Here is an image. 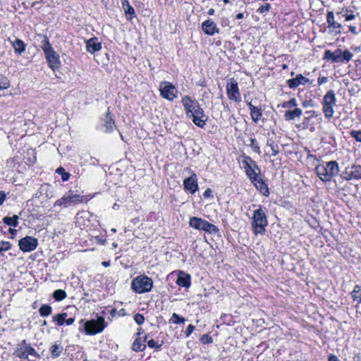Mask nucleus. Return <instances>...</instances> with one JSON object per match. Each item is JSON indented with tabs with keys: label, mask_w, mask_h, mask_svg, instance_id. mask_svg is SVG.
I'll return each instance as SVG.
<instances>
[{
	"label": "nucleus",
	"mask_w": 361,
	"mask_h": 361,
	"mask_svg": "<svg viewBox=\"0 0 361 361\" xmlns=\"http://www.w3.org/2000/svg\"><path fill=\"white\" fill-rule=\"evenodd\" d=\"M302 106L304 107H308L310 106H312V104H311L309 101L305 100L302 102Z\"/></svg>",
	"instance_id": "62"
},
{
	"label": "nucleus",
	"mask_w": 361,
	"mask_h": 361,
	"mask_svg": "<svg viewBox=\"0 0 361 361\" xmlns=\"http://www.w3.org/2000/svg\"><path fill=\"white\" fill-rule=\"evenodd\" d=\"M182 104L185 108L186 116L192 118L194 124L203 128L206 124L207 116L198 102L189 96H184L182 98Z\"/></svg>",
	"instance_id": "1"
},
{
	"label": "nucleus",
	"mask_w": 361,
	"mask_h": 361,
	"mask_svg": "<svg viewBox=\"0 0 361 361\" xmlns=\"http://www.w3.org/2000/svg\"><path fill=\"white\" fill-rule=\"evenodd\" d=\"M118 314H119V316H125L126 314V310L125 309L120 310L118 312Z\"/></svg>",
	"instance_id": "63"
},
{
	"label": "nucleus",
	"mask_w": 361,
	"mask_h": 361,
	"mask_svg": "<svg viewBox=\"0 0 361 361\" xmlns=\"http://www.w3.org/2000/svg\"><path fill=\"white\" fill-rule=\"evenodd\" d=\"M6 197V193L5 191L0 192V206L3 204Z\"/></svg>",
	"instance_id": "55"
},
{
	"label": "nucleus",
	"mask_w": 361,
	"mask_h": 361,
	"mask_svg": "<svg viewBox=\"0 0 361 361\" xmlns=\"http://www.w3.org/2000/svg\"><path fill=\"white\" fill-rule=\"evenodd\" d=\"M162 344H163V342H161V343H158L153 339H151L147 341L148 347L150 348L156 349V350H159L161 348V347L162 346Z\"/></svg>",
	"instance_id": "45"
},
{
	"label": "nucleus",
	"mask_w": 361,
	"mask_h": 361,
	"mask_svg": "<svg viewBox=\"0 0 361 361\" xmlns=\"http://www.w3.org/2000/svg\"><path fill=\"white\" fill-rule=\"evenodd\" d=\"M342 52L341 49H337L334 51L326 50L323 59L332 63H342Z\"/></svg>",
	"instance_id": "13"
},
{
	"label": "nucleus",
	"mask_w": 361,
	"mask_h": 361,
	"mask_svg": "<svg viewBox=\"0 0 361 361\" xmlns=\"http://www.w3.org/2000/svg\"><path fill=\"white\" fill-rule=\"evenodd\" d=\"M183 187L185 190L189 191L192 194L198 190L197 177L195 172H192L190 177L183 180Z\"/></svg>",
	"instance_id": "12"
},
{
	"label": "nucleus",
	"mask_w": 361,
	"mask_h": 361,
	"mask_svg": "<svg viewBox=\"0 0 361 361\" xmlns=\"http://www.w3.org/2000/svg\"><path fill=\"white\" fill-rule=\"evenodd\" d=\"M306 114H308V116H306L303 118L302 124L305 126H307L309 124V122L312 118H314L316 116L315 111H307L305 112Z\"/></svg>",
	"instance_id": "42"
},
{
	"label": "nucleus",
	"mask_w": 361,
	"mask_h": 361,
	"mask_svg": "<svg viewBox=\"0 0 361 361\" xmlns=\"http://www.w3.org/2000/svg\"><path fill=\"white\" fill-rule=\"evenodd\" d=\"M204 231L210 234H216L219 233V229L217 228V226L208 221Z\"/></svg>",
	"instance_id": "38"
},
{
	"label": "nucleus",
	"mask_w": 361,
	"mask_h": 361,
	"mask_svg": "<svg viewBox=\"0 0 361 361\" xmlns=\"http://www.w3.org/2000/svg\"><path fill=\"white\" fill-rule=\"evenodd\" d=\"M10 86V82L8 79L3 75H0V91L6 90Z\"/></svg>",
	"instance_id": "40"
},
{
	"label": "nucleus",
	"mask_w": 361,
	"mask_h": 361,
	"mask_svg": "<svg viewBox=\"0 0 361 361\" xmlns=\"http://www.w3.org/2000/svg\"><path fill=\"white\" fill-rule=\"evenodd\" d=\"M328 105H336V96L334 90H329L326 94L324 96L323 103Z\"/></svg>",
	"instance_id": "28"
},
{
	"label": "nucleus",
	"mask_w": 361,
	"mask_h": 361,
	"mask_svg": "<svg viewBox=\"0 0 361 361\" xmlns=\"http://www.w3.org/2000/svg\"><path fill=\"white\" fill-rule=\"evenodd\" d=\"M200 341L203 344H209L213 342V338L208 334H204L201 336Z\"/></svg>",
	"instance_id": "48"
},
{
	"label": "nucleus",
	"mask_w": 361,
	"mask_h": 361,
	"mask_svg": "<svg viewBox=\"0 0 361 361\" xmlns=\"http://www.w3.org/2000/svg\"><path fill=\"white\" fill-rule=\"evenodd\" d=\"M326 21L329 29H333V30H335L337 33L340 32V31L337 30H339L342 26L341 23L334 20V14L333 11H329L327 13Z\"/></svg>",
	"instance_id": "23"
},
{
	"label": "nucleus",
	"mask_w": 361,
	"mask_h": 361,
	"mask_svg": "<svg viewBox=\"0 0 361 361\" xmlns=\"http://www.w3.org/2000/svg\"><path fill=\"white\" fill-rule=\"evenodd\" d=\"M345 20L346 21L352 20L355 19V16L354 14H352V13L351 14H348V15H345Z\"/></svg>",
	"instance_id": "58"
},
{
	"label": "nucleus",
	"mask_w": 361,
	"mask_h": 361,
	"mask_svg": "<svg viewBox=\"0 0 361 361\" xmlns=\"http://www.w3.org/2000/svg\"><path fill=\"white\" fill-rule=\"evenodd\" d=\"M342 177L347 180L355 179L354 176H353L351 169L350 171L347 169L346 171L343 173Z\"/></svg>",
	"instance_id": "52"
},
{
	"label": "nucleus",
	"mask_w": 361,
	"mask_h": 361,
	"mask_svg": "<svg viewBox=\"0 0 361 361\" xmlns=\"http://www.w3.org/2000/svg\"><path fill=\"white\" fill-rule=\"evenodd\" d=\"M353 54L348 49H345L342 52V63L349 62L353 59Z\"/></svg>",
	"instance_id": "43"
},
{
	"label": "nucleus",
	"mask_w": 361,
	"mask_h": 361,
	"mask_svg": "<svg viewBox=\"0 0 361 361\" xmlns=\"http://www.w3.org/2000/svg\"><path fill=\"white\" fill-rule=\"evenodd\" d=\"M243 167L247 166V165L252 164L254 166V167L257 169V165L256 162L255 161H253L251 159V157H250L249 156H245L244 157V159L243 160Z\"/></svg>",
	"instance_id": "44"
},
{
	"label": "nucleus",
	"mask_w": 361,
	"mask_h": 361,
	"mask_svg": "<svg viewBox=\"0 0 361 361\" xmlns=\"http://www.w3.org/2000/svg\"><path fill=\"white\" fill-rule=\"evenodd\" d=\"M247 104L249 107V109L250 111V115L252 121L255 123H257L262 117V112L261 109L258 108L257 106H255L252 104L250 102H246Z\"/></svg>",
	"instance_id": "24"
},
{
	"label": "nucleus",
	"mask_w": 361,
	"mask_h": 361,
	"mask_svg": "<svg viewBox=\"0 0 361 361\" xmlns=\"http://www.w3.org/2000/svg\"><path fill=\"white\" fill-rule=\"evenodd\" d=\"M104 126L105 128L104 132L107 133L112 132L116 127L113 115L109 109L104 118Z\"/></svg>",
	"instance_id": "20"
},
{
	"label": "nucleus",
	"mask_w": 361,
	"mask_h": 361,
	"mask_svg": "<svg viewBox=\"0 0 361 361\" xmlns=\"http://www.w3.org/2000/svg\"><path fill=\"white\" fill-rule=\"evenodd\" d=\"M267 145L269 147L272 151L271 156L274 157L279 152V146L274 144V141L267 140Z\"/></svg>",
	"instance_id": "39"
},
{
	"label": "nucleus",
	"mask_w": 361,
	"mask_h": 361,
	"mask_svg": "<svg viewBox=\"0 0 361 361\" xmlns=\"http://www.w3.org/2000/svg\"><path fill=\"white\" fill-rule=\"evenodd\" d=\"M327 81H328V78L326 77H319L317 80V82L319 85L326 83Z\"/></svg>",
	"instance_id": "57"
},
{
	"label": "nucleus",
	"mask_w": 361,
	"mask_h": 361,
	"mask_svg": "<svg viewBox=\"0 0 361 361\" xmlns=\"http://www.w3.org/2000/svg\"><path fill=\"white\" fill-rule=\"evenodd\" d=\"M349 30H350V32H351L354 35H357V27L355 26L350 25L349 26Z\"/></svg>",
	"instance_id": "60"
},
{
	"label": "nucleus",
	"mask_w": 361,
	"mask_h": 361,
	"mask_svg": "<svg viewBox=\"0 0 361 361\" xmlns=\"http://www.w3.org/2000/svg\"><path fill=\"white\" fill-rule=\"evenodd\" d=\"M203 196L205 198L212 197V190L210 188H207L203 193Z\"/></svg>",
	"instance_id": "56"
},
{
	"label": "nucleus",
	"mask_w": 361,
	"mask_h": 361,
	"mask_svg": "<svg viewBox=\"0 0 361 361\" xmlns=\"http://www.w3.org/2000/svg\"><path fill=\"white\" fill-rule=\"evenodd\" d=\"M74 321H75V319H74V318L71 317V318H68V319H66V320H65V323H66L67 325H68V326H69V325L73 324V322H74Z\"/></svg>",
	"instance_id": "59"
},
{
	"label": "nucleus",
	"mask_w": 361,
	"mask_h": 361,
	"mask_svg": "<svg viewBox=\"0 0 361 361\" xmlns=\"http://www.w3.org/2000/svg\"><path fill=\"white\" fill-rule=\"evenodd\" d=\"M251 182L254 184L257 190L264 196L268 197L269 195L268 185L260 176L257 177L256 180Z\"/></svg>",
	"instance_id": "17"
},
{
	"label": "nucleus",
	"mask_w": 361,
	"mask_h": 361,
	"mask_svg": "<svg viewBox=\"0 0 361 361\" xmlns=\"http://www.w3.org/2000/svg\"><path fill=\"white\" fill-rule=\"evenodd\" d=\"M153 287V281L145 275H140L133 279L132 289L137 293L141 294L149 292Z\"/></svg>",
	"instance_id": "5"
},
{
	"label": "nucleus",
	"mask_w": 361,
	"mask_h": 361,
	"mask_svg": "<svg viewBox=\"0 0 361 361\" xmlns=\"http://www.w3.org/2000/svg\"><path fill=\"white\" fill-rule=\"evenodd\" d=\"M134 321L138 324L141 325L145 322V317L142 314L137 313L133 317Z\"/></svg>",
	"instance_id": "49"
},
{
	"label": "nucleus",
	"mask_w": 361,
	"mask_h": 361,
	"mask_svg": "<svg viewBox=\"0 0 361 361\" xmlns=\"http://www.w3.org/2000/svg\"><path fill=\"white\" fill-rule=\"evenodd\" d=\"M122 6L128 19L131 20L135 17V9L129 4L128 1H123Z\"/></svg>",
	"instance_id": "27"
},
{
	"label": "nucleus",
	"mask_w": 361,
	"mask_h": 361,
	"mask_svg": "<svg viewBox=\"0 0 361 361\" xmlns=\"http://www.w3.org/2000/svg\"><path fill=\"white\" fill-rule=\"evenodd\" d=\"M226 94L228 99L232 101L238 103L241 101L238 82L233 78L229 80V82L226 85Z\"/></svg>",
	"instance_id": "10"
},
{
	"label": "nucleus",
	"mask_w": 361,
	"mask_h": 361,
	"mask_svg": "<svg viewBox=\"0 0 361 361\" xmlns=\"http://www.w3.org/2000/svg\"><path fill=\"white\" fill-rule=\"evenodd\" d=\"M351 171L353 173V176H354L355 179H360L361 178V166L360 165H353L350 168Z\"/></svg>",
	"instance_id": "37"
},
{
	"label": "nucleus",
	"mask_w": 361,
	"mask_h": 361,
	"mask_svg": "<svg viewBox=\"0 0 361 361\" xmlns=\"http://www.w3.org/2000/svg\"><path fill=\"white\" fill-rule=\"evenodd\" d=\"M38 245V240L32 236H25L18 242L19 248L24 252H30L35 250Z\"/></svg>",
	"instance_id": "11"
},
{
	"label": "nucleus",
	"mask_w": 361,
	"mask_h": 361,
	"mask_svg": "<svg viewBox=\"0 0 361 361\" xmlns=\"http://www.w3.org/2000/svg\"><path fill=\"white\" fill-rule=\"evenodd\" d=\"M106 327L104 318L99 317L97 319H91L84 324V329L87 335H95L101 333Z\"/></svg>",
	"instance_id": "6"
},
{
	"label": "nucleus",
	"mask_w": 361,
	"mask_h": 361,
	"mask_svg": "<svg viewBox=\"0 0 361 361\" xmlns=\"http://www.w3.org/2000/svg\"><path fill=\"white\" fill-rule=\"evenodd\" d=\"M191 277L190 275L184 273L183 271H180L178 279L176 280V283L185 288H189L191 285Z\"/></svg>",
	"instance_id": "22"
},
{
	"label": "nucleus",
	"mask_w": 361,
	"mask_h": 361,
	"mask_svg": "<svg viewBox=\"0 0 361 361\" xmlns=\"http://www.w3.org/2000/svg\"><path fill=\"white\" fill-rule=\"evenodd\" d=\"M250 147L252 151L258 154H261V150L259 144L255 138H250L249 143L247 144Z\"/></svg>",
	"instance_id": "34"
},
{
	"label": "nucleus",
	"mask_w": 361,
	"mask_h": 361,
	"mask_svg": "<svg viewBox=\"0 0 361 361\" xmlns=\"http://www.w3.org/2000/svg\"><path fill=\"white\" fill-rule=\"evenodd\" d=\"M171 320H172V322L173 324H180V323H183V324L185 322V318L180 317L176 313H173L172 314V317H171Z\"/></svg>",
	"instance_id": "46"
},
{
	"label": "nucleus",
	"mask_w": 361,
	"mask_h": 361,
	"mask_svg": "<svg viewBox=\"0 0 361 361\" xmlns=\"http://www.w3.org/2000/svg\"><path fill=\"white\" fill-rule=\"evenodd\" d=\"M310 82V79L303 76L301 74L297 75L295 78L289 79L287 80V83L290 88L295 89L300 85H305Z\"/></svg>",
	"instance_id": "15"
},
{
	"label": "nucleus",
	"mask_w": 361,
	"mask_h": 361,
	"mask_svg": "<svg viewBox=\"0 0 361 361\" xmlns=\"http://www.w3.org/2000/svg\"><path fill=\"white\" fill-rule=\"evenodd\" d=\"M66 296V293L62 289H58L53 293V297L56 301H61L65 299Z\"/></svg>",
	"instance_id": "35"
},
{
	"label": "nucleus",
	"mask_w": 361,
	"mask_h": 361,
	"mask_svg": "<svg viewBox=\"0 0 361 361\" xmlns=\"http://www.w3.org/2000/svg\"><path fill=\"white\" fill-rule=\"evenodd\" d=\"M19 216L18 215H13L12 217L5 216L3 219V221L8 226H12L13 227H16L18 224Z\"/></svg>",
	"instance_id": "30"
},
{
	"label": "nucleus",
	"mask_w": 361,
	"mask_h": 361,
	"mask_svg": "<svg viewBox=\"0 0 361 361\" xmlns=\"http://www.w3.org/2000/svg\"><path fill=\"white\" fill-rule=\"evenodd\" d=\"M350 134L356 141L361 142V130H351Z\"/></svg>",
	"instance_id": "50"
},
{
	"label": "nucleus",
	"mask_w": 361,
	"mask_h": 361,
	"mask_svg": "<svg viewBox=\"0 0 361 361\" xmlns=\"http://www.w3.org/2000/svg\"><path fill=\"white\" fill-rule=\"evenodd\" d=\"M329 361H340L339 359L334 355H331L328 359Z\"/></svg>",
	"instance_id": "61"
},
{
	"label": "nucleus",
	"mask_w": 361,
	"mask_h": 361,
	"mask_svg": "<svg viewBox=\"0 0 361 361\" xmlns=\"http://www.w3.org/2000/svg\"><path fill=\"white\" fill-rule=\"evenodd\" d=\"M159 91L161 96L169 101H173L177 97L178 90L170 82H161L159 85Z\"/></svg>",
	"instance_id": "7"
},
{
	"label": "nucleus",
	"mask_w": 361,
	"mask_h": 361,
	"mask_svg": "<svg viewBox=\"0 0 361 361\" xmlns=\"http://www.w3.org/2000/svg\"><path fill=\"white\" fill-rule=\"evenodd\" d=\"M41 48L44 51L45 57L49 68L55 71L59 70L61 66V61L59 54L54 50L48 37L46 35L42 36Z\"/></svg>",
	"instance_id": "2"
},
{
	"label": "nucleus",
	"mask_w": 361,
	"mask_h": 361,
	"mask_svg": "<svg viewBox=\"0 0 361 361\" xmlns=\"http://www.w3.org/2000/svg\"><path fill=\"white\" fill-rule=\"evenodd\" d=\"M243 168L245 169L246 176L248 177L250 181L256 180V178L261 175V170L258 166L257 169L254 167L252 164L247 165Z\"/></svg>",
	"instance_id": "19"
},
{
	"label": "nucleus",
	"mask_w": 361,
	"mask_h": 361,
	"mask_svg": "<svg viewBox=\"0 0 361 361\" xmlns=\"http://www.w3.org/2000/svg\"><path fill=\"white\" fill-rule=\"evenodd\" d=\"M323 104V112L326 118H331L333 117L334 114V106L333 105Z\"/></svg>",
	"instance_id": "31"
},
{
	"label": "nucleus",
	"mask_w": 361,
	"mask_h": 361,
	"mask_svg": "<svg viewBox=\"0 0 361 361\" xmlns=\"http://www.w3.org/2000/svg\"><path fill=\"white\" fill-rule=\"evenodd\" d=\"M68 317V314L66 312H63L61 314H58L54 315L52 319L54 322H56L59 326H62L65 323V320Z\"/></svg>",
	"instance_id": "32"
},
{
	"label": "nucleus",
	"mask_w": 361,
	"mask_h": 361,
	"mask_svg": "<svg viewBox=\"0 0 361 361\" xmlns=\"http://www.w3.org/2000/svg\"><path fill=\"white\" fill-rule=\"evenodd\" d=\"M351 297L353 300L357 301V303L361 302V286H355L353 290L351 292Z\"/></svg>",
	"instance_id": "29"
},
{
	"label": "nucleus",
	"mask_w": 361,
	"mask_h": 361,
	"mask_svg": "<svg viewBox=\"0 0 361 361\" xmlns=\"http://www.w3.org/2000/svg\"><path fill=\"white\" fill-rule=\"evenodd\" d=\"M208 15L212 16L214 13V8H209L207 11Z\"/></svg>",
	"instance_id": "64"
},
{
	"label": "nucleus",
	"mask_w": 361,
	"mask_h": 361,
	"mask_svg": "<svg viewBox=\"0 0 361 361\" xmlns=\"http://www.w3.org/2000/svg\"><path fill=\"white\" fill-rule=\"evenodd\" d=\"M147 338V335H145L143 338L141 337H136L132 344V350L135 352L143 351L146 348L145 342Z\"/></svg>",
	"instance_id": "21"
},
{
	"label": "nucleus",
	"mask_w": 361,
	"mask_h": 361,
	"mask_svg": "<svg viewBox=\"0 0 361 361\" xmlns=\"http://www.w3.org/2000/svg\"><path fill=\"white\" fill-rule=\"evenodd\" d=\"M62 350L63 348L58 344H54L51 347V353L54 357H59Z\"/></svg>",
	"instance_id": "36"
},
{
	"label": "nucleus",
	"mask_w": 361,
	"mask_h": 361,
	"mask_svg": "<svg viewBox=\"0 0 361 361\" xmlns=\"http://www.w3.org/2000/svg\"><path fill=\"white\" fill-rule=\"evenodd\" d=\"M268 225L267 217L265 211L261 206L254 211L251 226L255 235L264 234L265 228Z\"/></svg>",
	"instance_id": "4"
},
{
	"label": "nucleus",
	"mask_w": 361,
	"mask_h": 361,
	"mask_svg": "<svg viewBox=\"0 0 361 361\" xmlns=\"http://www.w3.org/2000/svg\"><path fill=\"white\" fill-rule=\"evenodd\" d=\"M317 176L324 182H328L338 174L339 167L336 161L317 165L315 169Z\"/></svg>",
	"instance_id": "3"
},
{
	"label": "nucleus",
	"mask_w": 361,
	"mask_h": 361,
	"mask_svg": "<svg viewBox=\"0 0 361 361\" xmlns=\"http://www.w3.org/2000/svg\"><path fill=\"white\" fill-rule=\"evenodd\" d=\"M207 222L208 221L207 220L193 216L190 218L189 225L193 228L204 231Z\"/></svg>",
	"instance_id": "18"
},
{
	"label": "nucleus",
	"mask_w": 361,
	"mask_h": 361,
	"mask_svg": "<svg viewBox=\"0 0 361 361\" xmlns=\"http://www.w3.org/2000/svg\"><path fill=\"white\" fill-rule=\"evenodd\" d=\"M271 9V5L269 4H265L262 5L257 10V12L259 13H264L269 11Z\"/></svg>",
	"instance_id": "51"
},
{
	"label": "nucleus",
	"mask_w": 361,
	"mask_h": 361,
	"mask_svg": "<svg viewBox=\"0 0 361 361\" xmlns=\"http://www.w3.org/2000/svg\"><path fill=\"white\" fill-rule=\"evenodd\" d=\"M195 329V326L189 324L185 331V334L187 337L190 336Z\"/></svg>",
	"instance_id": "54"
},
{
	"label": "nucleus",
	"mask_w": 361,
	"mask_h": 361,
	"mask_svg": "<svg viewBox=\"0 0 361 361\" xmlns=\"http://www.w3.org/2000/svg\"><path fill=\"white\" fill-rule=\"evenodd\" d=\"M302 111L299 108H295L294 110H289L286 111L284 118L286 121H293L295 118H299L302 116Z\"/></svg>",
	"instance_id": "26"
},
{
	"label": "nucleus",
	"mask_w": 361,
	"mask_h": 361,
	"mask_svg": "<svg viewBox=\"0 0 361 361\" xmlns=\"http://www.w3.org/2000/svg\"><path fill=\"white\" fill-rule=\"evenodd\" d=\"M86 49L88 52L94 54L102 49V44L97 37H92L85 41Z\"/></svg>",
	"instance_id": "16"
},
{
	"label": "nucleus",
	"mask_w": 361,
	"mask_h": 361,
	"mask_svg": "<svg viewBox=\"0 0 361 361\" xmlns=\"http://www.w3.org/2000/svg\"><path fill=\"white\" fill-rule=\"evenodd\" d=\"M14 354L19 358L24 360L27 359L29 355L35 357H39V355L30 345V344L27 343L26 340H23L21 341L20 347L16 350Z\"/></svg>",
	"instance_id": "8"
},
{
	"label": "nucleus",
	"mask_w": 361,
	"mask_h": 361,
	"mask_svg": "<svg viewBox=\"0 0 361 361\" xmlns=\"http://www.w3.org/2000/svg\"><path fill=\"white\" fill-rule=\"evenodd\" d=\"M56 173L61 176V179L63 181H67L70 178V173L65 171V169L63 167H59L56 169Z\"/></svg>",
	"instance_id": "41"
},
{
	"label": "nucleus",
	"mask_w": 361,
	"mask_h": 361,
	"mask_svg": "<svg viewBox=\"0 0 361 361\" xmlns=\"http://www.w3.org/2000/svg\"><path fill=\"white\" fill-rule=\"evenodd\" d=\"M82 202V196L74 194L73 191L70 190L68 192H66L61 199L56 201L54 207L63 206L65 207H67L71 204H75L78 202Z\"/></svg>",
	"instance_id": "9"
},
{
	"label": "nucleus",
	"mask_w": 361,
	"mask_h": 361,
	"mask_svg": "<svg viewBox=\"0 0 361 361\" xmlns=\"http://www.w3.org/2000/svg\"><path fill=\"white\" fill-rule=\"evenodd\" d=\"M11 42L13 48L14 49V51L18 55L22 54L25 51V44L23 42V40L15 38L13 41L11 39H9Z\"/></svg>",
	"instance_id": "25"
},
{
	"label": "nucleus",
	"mask_w": 361,
	"mask_h": 361,
	"mask_svg": "<svg viewBox=\"0 0 361 361\" xmlns=\"http://www.w3.org/2000/svg\"><path fill=\"white\" fill-rule=\"evenodd\" d=\"M298 105L297 101L295 98H292L289 101L283 102L281 104V106L283 108H288V107H293L296 106Z\"/></svg>",
	"instance_id": "47"
},
{
	"label": "nucleus",
	"mask_w": 361,
	"mask_h": 361,
	"mask_svg": "<svg viewBox=\"0 0 361 361\" xmlns=\"http://www.w3.org/2000/svg\"><path fill=\"white\" fill-rule=\"evenodd\" d=\"M202 29L206 35L211 36L214 35L215 33L219 32V29L217 27L216 23L210 19L202 23Z\"/></svg>",
	"instance_id": "14"
},
{
	"label": "nucleus",
	"mask_w": 361,
	"mask_h": 361,
	"mask_svg": "<svg viewBox=\"0 0 361 361\" xmlns=\"http://www.w3.org/2000/svg\"><path fill=\"white\" fill-rule=\"evenodd\" d=\"M51 311H52L51 307L50 305H46V304L42 305L39 309V313L40 316H42V317L49 316L51 313Z\"/></svg>",
	"instance_id": "33"
},
{
	"label": "nucleus",
	"mask_w": 361,
	"mask_h": 361,
	"mask_svg": "<svg viewBox=\"0 0 361 361\" xmlns=\"http://www.w3.org/2000/svg\"><path fill=\"white\" fill-rule=\"evenodd\" d=\"M0 246L3 247V250L8 251L11 249V245L8 241H1L0 242Z\"/></svg>",
	"instance_id": "53"
}]
</instances>
